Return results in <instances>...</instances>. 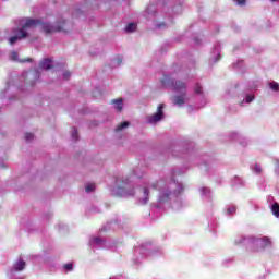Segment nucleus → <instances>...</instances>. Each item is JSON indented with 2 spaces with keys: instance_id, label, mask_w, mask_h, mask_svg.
Here are the masks:
<instances>
[{
  "instance_id": "f257e3e1",
  "label": "nucleus",
  "mask_w": 279,
  "mask_h": 279,
  "mask_svg": "<svg viewBox=\"0 0 279 279\" xmlns=\"http://www.w3.org/2000/svg\"><path fill=\"white\" fill-rule=\"evenodd\" d=\"M36 27H41L45 34H54V32H63L66 34L73 29V25L71 23H66V21L58 22L57 26H53L50 23H43L40 20L26 17L24 20V24H22V27L19 29L20 35L10 37L9 44L14 45L17 40L27 38V29H36Z\"/></svg>"
},
{
  "instance_id": "f03ea898",
  "label": "nucleus",
  "mask_w": 279,
  "mask_h": 279,
  "mask_svg": "<svg viewBox=\"0 0 279 279\" xmlns=\"http://www.w3.org/2000/svg\"><path fill=\"white\" fill-rule=\"evenodd\" d=\"M163 110H165V105L160 104L157 107V112L147 117V123L156 124V123H159V121H162V119L165 117Z\"/></svg>"
},
{
  "instance_id": "7ed1b4c3",
  "label": "nucleus",
  "mask_w": 279,
  "mask_h": 279,
  "mask_svg": "<svg viewBox=\"0 0 279 279\" xmlns=\"http://www.w3.org/2000/svg\"><path fill=\"white\" fill-rule=\"evenodd\" d=\"M172 87L175 93H182V90H186V83L182 81L172 82Z\"/></svg>"
},
{
  "instance_id": "20e7f679",
  "label": "nucleus",
  "mask_w": 279,
  "mask_h": 279,
  "mask_svg": "<svg viewBox=\"0 0 279 279\" xmlns=\"http://www.w3.org/2000/svg\"><path fill=\"white\" fill-rule=\"evenodd\" d=\"M173 104L174 106H184V104H186V93L183 95L174 96Z\"/></svg>"
},
{
  "instance_id": "39448f33",
  "label": "nucleus",
  "mask_w": 279,
  "mask_h": 279,
  "mask_svg": "<svg viewBox=\"0 0 279 279\" xmlns=\"http://www.w3.org/2000/svg\"><path fill=\"white\" fill-rule=\"evenodd\" d=\"M40 69H43L44 71H49L50 69H53V64L52 61L50 59H44L40 64H39Z\"/></svg>"
},
{
  "instance_id": "423d86ee",
  "label": "nucleus",
  "mask_w": 279,
  "mask_h": 279,
  "mask_svg": "<svg viewBox=\"0 0 279 279\" xmlns=\"http://www.w3.org/2000/svg\"><path fill=\"white\" fill-rule=\"evenodd\" d=\"M26 263L23 259H19L13 265V271H23L25 269Z\"/></svg>"
},
{
  "instance_id": "0eeeda50",
  "label": "nucleus",
  "mask_w": 279,
  "mask_h": 279,
  "mask_svg": "<svg viewBox=\"0 0 279 279\" xmlns=\"http://www.w3.org/2000/svg\"><path fill=\"white\" fill-rule=\"evenodd\" d=\"M111 104L116 106V110H118V112H121L123 110V98L111 100Z\"/></svg>"
},
{
  "instance_id": "6e6552de",
  "label": "nucleus",
  "mask_w": 279,
  "mask_h": 279,
  "mask_svg": "<svg viewBox=\"0 0 279 279\" xmlns=\"http://www.w3.org/2000/svg\"><path fill=\"white\" fill-rule=\"evenodd\" d=\"M269 245H271V240H269V238H262L260 247L265 250V247H269Z\"/></svg>"
},
{
  "instance_id": "1a4fd4ad",
  "label": "nucleus",
  "mask_w": 279,
  "mask_h": 279,
  "mask_svg": "<svg viewBox=\"0 0 279 279\" xmlns=\"http://www.w3.org/2000/svg\"><path fill=\"white\" fill-rule=\"evenodd\" d=\"M143 193L144 197L142 198V204H147V202H149V190L144 187Z\"/></svg>"
},
{
  "instance_id": "9d476101",
  "label": "nucleus",
  "mask_w": 279,
  "mask_h": 279,
  "mask_svg": "<svg viewBox=\"0 0 279 279\" xmlns=\"http://www.w3.org/2000/svg\"><path fill=\"white\" fill-rule=\"evenodd\" d=\"M130 126V122L124 121L121 122L117 128H116V132H121V130H125V128Z\"/></svg>"
},
{
  "instance_id": "9b49d317",
  "label": "nucleus",
  "mask_w": 279,
  "mask_h": 279,
  "mask_svg": "<svg viewBox=\"0 0 279 279\" xmlns=\"http://www.w3.org/2000/svg\"><path fill=\"white\" fill-rule=\"evenodd\" d=\"M28 77H35V82L40 80V72H38V70H34L32 72H29Z\"/></svg>"
},
{
  "instance_id": "f8f14e48",
  "label": "nucleus",
  "mask_w": 279,
  "mask_h": 279,
  "mask_svg": "<svg viewBox=\"0 0 279 279\" xmlns=\"http://www.w3.org/2000/svg\"><path fill=\"white\" fill-rule=\"evenodd\" d=\"M271 213L275 217H279V204L275 203L271 207Z\"/></svg>"
},
{
  "instance_id": "ddd939ff",
  "label": "nucleus",
  "mask_w": 279,
  "mask_h": 279,
  "mask_svg": "<svg viewBox=\"0 0 279 279\" xmlns=\"http://www.w3.org/2000/svg\"><path fill=\"white\" fill-rule=\"evenodd\" d=\"M125 32L128 33L136 32V24L135 23L128 24L125 27Z\"/></svg>"
},
{
  "instance_id": "4468645a",
  "label": "nucleus",
  "mask_w": 279,
  "mask_h": 279,
  "mask_svg": "<svg viewBox=\"0 0 279 279\" xmlns=\"http://www.w3.org/2000/svg\"><path fill=\"white\" fill-rule=\"evenodd\" d=\"M86 193H93L95 191V183H89L85 187Z\"/></svg>"
},
{
  "instance_id": "2eb2a0df",
  "label": "nucleus",
  "mask_w": 279,
  "mask_h": 279,
  "mask_svg": "<svg viewBox=\"0 0 279 279\" xmlns=\"http://www.w3.org/2000/svg\"><path fill=\"white\" fill-rule=\"evenodd\" d=\"M202 90H203L202 85H199V84L197 83V84L195 85L194 93H195L196 95H202Z\"/></svg>"
},
{
  "instance_id": "dca6fc26",
  "label": "nucleus",
  "mask_w": 279,
  "mask_h": 279,
  "mask_svg": "<svg viewBox=\"0 0 279 279\" xmlns=\"http://www.w3.org/2000/svg\"><path fill=\"white\" fill-rule=\"evenodd\" d=\"M72 138H73V141L80 140V137L77 136V129H75V128L72 130Z\"/></svg>"
},
{
  "instance_id": "f3484780",
  "label": "nucleus",
  "mask_w": 279,
  "mask_h": 279,
  "mask_svg": "<svg viewBox=\"0 0 279 279\" xmlns=\"http://www.w3.org/2000/svg\"><path fill=\"white\" fill-rule=\"evenodd\" d=\"M271 90H279V84L276 82L270 83Z\"/></svg>"
},
{
  "instance_id": "a211bd4d",
  "label": "nucleus",
  "mask_w": 279,
  "mask_h": 279,
  "mask_svg": "<svg viewBox=\"0 0 279 279\" xmlns=\"http://www.w3.org/2000/svg\"><path fill=\"white\" fill-rule=\"evenodd\" d=\"M171 196V192L162 194L161 202H167Z\"/></svg>"
},
{
  "instance_id": "6ab92c4d",
  "label": "nucleus",
  "mask_w": 279,
  "mask_h": 279,
  "mask_svg": "<svg viewBox=\"0 0 279 279\" xmlns=\"http://www.w3.org/2000/svg\"><path fill=\"white\" fill-rule=\"evenodd\" d=\"M11 60H14V61L19 60V52L16 51L11 52Z\"/></svg>"
},
{
  "instance_id": "aec40b11",
  "label": "nucleus",
  "mask_w": 279,
  "mask_h": 279,
  "mask_svg": "<svg viewBox=\"0 0 279 279\" xmlns=\"http://www.w3.org/2000/svg\"><path fill=\"white\" fill-rule=\"evenodd\" d=\"M25 138L26 141H34V133H26Z\"/></svg>"
},
{
  "instance_id": "412c9836",
  "label": "nucleus",
  "mask_w": 279,
  "mask_h": 279,
  "mask_svg": "<svg viewBox=\"0 0 279 279\" xmlns=\"http://www.w3.org/2000/svg\"><path fill=\"white\" fill-rule=\"evenodd\" d=\"M64 269H66V271H73V264H65Z\"/></svg>"
},
{
  "instance_id": "4be33fe9",
  "label": "nucleus",
  "mask_w": 279,
  "mask_h": 279,
  "mask_svg": "<svg viewBox=\"0 0 279 279\" xmlns=\"http://www.w3.org/2000/svg\"><path fill=\"white\" fill-rule=\"evenodd\" d=\"M252 101H254V96L252 95L246 96V104H252Z\"/></svg>"
},
{
  "instance_id": "5701e85b",
  "label": "nucleus",
  "mask_w": 279,
  "mask_h": 279,
  "mask_svg": "<svg viewBox=\"0 0 279 279\" xmlns=\"http://www.w3.org/2000/svg\"><path fill=\"white\" fill-rule=\"evenodd\" d=\"M228 215H232V213H236V207H231L227 209Z\"/></svg>"
},
{
  "instance_id": "b1692460",
  "label": "nucleus",
  "mask_w": 279,
  "mask_h": 279,
  "mask_svg": "<svg viewBox=\"0 0 279 279\" xmlns=\"http://www.w3.org/2000/svg\"><path fill=\"white\" fill-rule=\"evenodd\" d=\"M93 243H95L96 245H99V243H101L100 238H94Z\"/></svg>"
},
{
  "instance_id": "393cba45",
  "label": "nucleus",
  "mask_w": 279,
  "mask_h": 279,
  "mask_svg": "<svg viewBox=\"0 0 279 279\" xmlns=\"http://www.w3.org/2000/svg\"><path fill=\"white\" fill-rule=\"evenodd\" d=\"M63 77L64 80H69V77H71V73L70 72L63 73Z\"/></svg>"
},
{
  "instance_id": "a878e982",
  "label": "nucleus",
  "mask_w": 279,
  "mask_h": 279,
  "mask_svg": "<svg viewBox=\"0 0 279 279\" xmlns=\"http://www.w3.org/2000/svg\"><path fill=\"white\" fill-rule=\"evenodd\" d=\"M246 0H236L238 5H245Z\"/></svg>"
},
{
  "instance_id": "bb28decb",
  "label": "nucleus",
  "mask_w": 279,
  "mask_h": 279,
  "mask_svg": "<svg viewBox=\"0 0 279 279\" xmlns=\"http://www.w3.org/2000/svg\"><path fill=\"white\" fill-rule=\"evenodd\" d=\"M255 171H256V173H260L262 172L260 167L258 165L255 166Z\"/></svg>"
},
{
  "instance_id": "cd10ccee",
  "label": "nucleus",
  "mask_w": 279,
  "mask_h": 279,
  "mask_svg": "<svg viewBox=\"0 0 279 279\" xmlns=\"http://www.w3.org/2000/svg\"><path fill=\"white\" fill-rule=\"evenodd\" d=\"M151 189H154V190L156 191V189H158V182H154V183L151 184Z\"/></svg>"
},
{
  "instance_id": "c85d7f7f",
  "label": "nucleus",
  "mask_w": 279,
  "mask_h": 279,
  "mask_svg": "<svg viewBox=\"0 0 279 279\" xmlns=\"http://www.w3.org/2000/svg\"><path fill=\"white\" fill-rule=\"evenodd\" d=\"M122 62H123V59H121V58H118V59H117V64H118V65L122 64Z\"/></svg>"
},
{
  "instance_id": "c756f323",
  "label": "nucleus",
  "mask_w": 279,
  "mask_h": 279,
  "mask_svg": "<svg viewBox=\"0 0 279 279\" xmlns=\"http://www.w3.org/2000/svg\"><path fill=\"white\" fill-rule=\"evenodd\" d=\"M34 84H36V81H31V82L28 83V86H34Z\"/></svg>"
},
{
  "instance_id": "7c9ffc66",
  "label": "nucleus",
  "mask_w": 279,
  "mask_h": 279,
  "mask_svg": "<svg viewBox=\"0 0 279 279\" xmlns=\"http://www.w3.org/2000/svg\"><path fill=\"white\" fill-rule=\"evenodd\" d=\"M119 191H121V193H123L124 190H123V187H119Z\"/></svg>"
},
{
  "instance_id": "2f4dec72",
  "label": "nucleus",
  "mask_w": 279,
  "mask_h": 279,
  "mask_svg": "<svg viewBox=\"0 0 279 279\" xmlns=\"http://www.w3.org/2000/svg\"><path fill=\"white\" fill-rule=\"evenodd\" d=\"M162 84H167V81H166V80H162Z\"/></svg>"
},
{
  "instance_id": "473e14b6",
  "label": "nucleus",
  "mask_w": 279,
  "mask_h": 279,
  "mask_svg": "<svg viewBox=\"0 0 279 279\" xmlns=\"http://www.w3.org/2000/svg\"><path fill=\"white\" fill-rule=\"evenodd\" d=\"M27 62H31L32 61V59H28V60H26Z\"/></svg>"
},
{
  "instance_id": "72a5a7b5",
  "label": "nucleus",
  "mask_w": 279,
  "mask_h": 279,
  "mask_svg": "<svg viewBox=\"0 0 279 279\" xmlns=\"http://www.w3.org/2000/svg\"><path fill=\"white\" fill-rule=\"evenodd\" d=\"M271 1H278V0H271Z\"/></svg>"
}]
</instances>
